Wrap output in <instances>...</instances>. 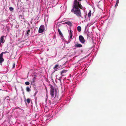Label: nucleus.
Wrapping results in <instances>:
<instances>
[{
	"mask_svg": "<svg viewBox=\"0 0 126 126\" xmlns=\"http://www.w3.org/2000/svg\"><path fill=\"white\" fill-rule=\"evenodd\" d=\"M73 8L71 10V11L73 12L79 18L81 17L83 18V17L81 16V14L80 10L79 8L82 9L83 7L77 0H75L74 1V4L73 6Z\"/></svg>",
	"mask_w": 126,
	"mask_h": 126,
	"instance_id": "1",
	"label": "nucleus"
},
{
	"mask_svg": "<svg viewBox=\"0 0 126 126\" xmlns=\"http://www.w3.org/2000/svg\"><path fill=\"white\" fill-rule=\"evenodd\" d=\"M50 94L51 97L52 98H53L54 97L55 94V97L57 94V90L54 89V87L52 85H50Z\"/></svg>",
	"mask_w": 126,
	"mask_h": 126,
	"instance_id": "2",
	"label": "nucleus"
},
{
	"mask_svg": "<svg viewBox=\"0 0 126 126\" xmlns=\"http://www.w3.org/2000/svg\"><path fill=\"white\" fill-rule=\"evenodd\" d=\"M45 30V26L44 25H41L40 27L38 32L39 33L43 32Z\"/></svg>",
	"mask_w": 126,
	"mask_h": 126,
	"instance_id": "3",
	"label": "nucleus"
},
{
	"mask_svg": "<svg viewBox=\"0 0 126 126\" xmlns=\"http://www.w3.org/2000/svg\"><path fill=\"white\" fill-rule=\"evenodd\" d=\"M6 53V52H2L0 54V63L1 64V63L3 62L4 60L3 58V54H5Z\"/></svg>",
	"mask_w": 126,
	"mask_h": 126,
	"instance_id": "4",
	"label": "nucleus"
},
{
	"mask_svg": "<svg viewBox=\"0 0 126 126\" xmlns=\"http://www.w3.org/2000/svg\"><path fill=\"white\" fill-rule=\"evenodd\" d=\"M79 40L80 42L82 43H84L85 39L83 37L82 35L79 36Z\"/></svg>",
	"mask_w": 126,
	"mask_h": 126,
	"instance_id": "5",
	"label": "nucleus"
},
{
	"mask_svg": "<svg viewBox=\"0 0 126 126\" xmlns=\"http://www.w3.org/2000/svg\"><path fill=\"white\" fill-rule=\"evenodd\" d=\"M4 36H2L0 39V42L2 43H4Z\"/></svg>",
	"mask_w": 126,
	"mask_h": 126,
	"instance_id": "6",
	"label": "nucleus"
},
{
	"mask_svg": "<svg viewBox=\"0 0 126 126\" xmlns=\"http://www.w3.org/2000/svg\"><path fill=\"white\" fill-rule=\"evenodd\" d=\"M73 32V31H71V30H70V32H69V38L70 39H72L73 38H72V37L73 36V35L72 34V32Z\"/></svg>",
	"mask_w": 126,
	"mask_h": 126,
	"instance_id": "7",
	"label": "nucleus"
},
{
	"mask_svg": "<svg viewBox=\"0 0 126 126\" xmlns=\"http://www.w3.org/2000/svg\"><path fill=\"white\" fill-rule=\"evenodd\" d=\"M61 67V65H60V66H59V65L58 64H56L53 67V68L54 69H55L56 70L58 69V67L60 68ZM55 71H56V70Z\"/></svg>",
	"mask_w": 126,
	"mask_h": 126,
	"instance_id": "8",
	"label": "nucleus"
},
{
	"mask_svg": "<svg viewBox=\"0 0 126 126\" xmlns=\"http://www.w3.org/2000/svg\"><path fill=\"white\" fill-rule=\"evenodd\" d=\"M82 45L81 44H79L77 43V44L75 45V46L76 47H82Z\"/></svg>",
	"mask_w": 126,
	"mask_h": 126,
	"instance_id": "9",
	"label": "nucleus"
},
{
	"mask_svg": "<svg viewBox=\"0 0 126 126\" xmlns=\"http://www.w3.org/2000/svg\"><path fill=\"white\" fill-rule=\"evenodd\" d=\"M65 23L70 26H71L72 25V23L70 21L66 22H65Z\"/></svg>",
	"mask_w": 126,
	"mask_h": 126,
	"instance_id": "10",
	"label": "nucleus"
},
{
	"mask_svg": "<svg viewBox=\"0 0 126 126\" xmlns=\"http://www.w3.org/2000/svg\"><path fill=\"white\" fill-rule=\"evenodd\" d=\"M58 31L59 32V34L60 35H61L62 37H63V35L62 33L61 32L60 29H58Z\"/></svg>",
	"mask_w": 126,
	"mask_h": 126,
	"instance_id": "11",
	"label": "nucleus"
},
{
	"mask_svg": "<svg viewBox=\"0 0 126 126\" xmlns=\"http://www.w3.org/2000/svg\"><path fill=\"white\" fill-rule=\"evenodd\" d=\"M81 27L80 26H78L77 27V30L79 32H80L81 31Z\"/></svg>",
	"mask_w": 126,
	"mask_h": 126,
	"instance_id": "12",
	"label": "nucleus"
},
{
	"mask_svg": "<svg viewBox=\"0 0 126 126\" xmlns=\"http://www.w3.org/2000/svg\"><path fill=\"white\" fill-rule=\"evenodd\" d=\"M119 0H117L115 6V7H117L118 6V5L119 3Z\"/></svg>",
	"mask_w": 126,
	"mask_h": 126,
	"instance_id": "13",
	"label": "nucleus"
},
{
	"mask_svg": "<svg viewBox=\"0 0 126 126\" xmlns=\"http://www.w3.org/2000/svg\"><path fill=\"white\" fill-rule=\"evenodd\" d=\"M91 15V11H90V12L88 13V17L90 18Z\"/></svg>",
	"mask_w": 126,
	"mask_h": 126,
	"instance_id": "14",
	"label": "nucleus"
},
{
	"mask_svg": "<svg viewBox=\"0 0 126 126\" xmlns=\"http://www.w3.org/2000/svg\"><path fill=\"white\" fill-rule=\"evenodd\" d=\"M67 71L66 70H63L61 72V75H62L63 73H65Z\"/></svg>",
	"mask_w": 126,
	"mask_h": 126,
	"instance_id": "15",
	"label": "nucleus"
},
{
	"mask_svg": "<svg viewBox=\"0 0 126 126\" xmlns=\"http://www.w3.org/2000/svg\"><path fill=\"white\" fill-rule=\"evenodd\" d=\"M9 9L10 11H12L14 10V8L12 7H10Z\"/></svg>",
	"mask_w": 126,
	"mask_h": 126,
	"instance_id": "16",
	"label": "nucleus"
},
{
	"mask_svg": "<svg viewBox=\"0 0 126 126\" xmlns=\"http://www.w3.org/2000/svg\"><path fill=\"white\" fill-rule=\"evenodd\" d=\"M26 90L27 92H29L30 91V89L29 87H27L26 88Z\"/></svg>",
	"mask_w": 126,
	"mask_h": 126,
	"instance_id": "17",
	"label": "nucleus"
},
{
	"mask_svg": "<svg viewBox=\"0 0 126 126\" xmlns=\"http://www.w3.org/2000/svg\"><path fill=\"white\" fill-rule=\"evenodd\" d=\"M26 101L28 104H29L30 103V99L29 98H28L27 99Z\"/></svg>",
	"mask_w": 126,
	"mask_h": 126,
	"instance_id": "18",
	"label": "nucleus"
},
{
	"mask_svg": "<svg viewBox=\"0 0 126 126\" xmlns=\"http://www.w3.org/2000/svg\"><path fill=\"white\" fill-rule=\"evenodd\" d=\"M25 84L26 85H28L30 84V83L29 82L27 81L25 82Z\"/></svg>",
	"mask_w": 126,
	"mask_h": 126,
	"instance_id": "19",
	"label": "nucleus"
},
{
	"mask_svg": "<svg viewBox=\"0 0 126 126\" xmlns=\"http://www.w3.org/2000/svg\"><path fill=\"white\" fill-rule=\"evenodd\" d=\"M35 77H34V78H33L32 79V82H35Z\"/></svg>",
	"mask_w": 126,
	"mask_h": 126,
	"instance_id": "20",
	"label": "nucleus"
},
{
	"mask_svg": "<svg viewBox=\"0 0 126 126\" xmlns=\"http://www.w3.org/2000/svg\"><path fill=\"white\" fill-rule=\"evenodd\" d=\"M15 63H14L13 65V68H14L15 67Z\"/></svg>",
	"mask_w": 126,
	"mask_h": 126,
	"instance_id": "21",
	"label": "nucleus"
},
{
	"mask_svg": "<svg viewBox=\"0 0 126 126\" xmlns=\"http://www.w3.org/2000/svg\"><path fill=\"white\" fill-rule=\"evenodd\" d=\"M30 30H28L27 31V34H29V33H30Z\"/></svg>",
	"mask_w": 126,
	"mask_h": 126,
	"instance_id": "22",
	"label": "nucleus"
},
{
	"mask_svg": "<svg viewBox=\"0 0 126 126\" xmlns=\"http://www.w3.org/2000/svg\"><path fill=\"white\" fill-rule=\"evenodd\" d=\"M51 79H52V81H53V79H52V77H51Z\"/></svg>",
	"mask_w": 126,
	"mask_h": 126,
	"instance_id": "23",
	"label": "nucleus"
},
{
	"mask_svg": "<svg viewBox=\"0 0 126 126\" xmlns=\"http://www.w3.org/2000/svg\"><path fill=\"white\" fill-rule=\"evenodd\" d=\"M5 52H6V53L8 52H7V51H6V52L5 51Z\"/></svg>",
	"mask_w": 126,
	"mask_h": 126,
	"instance_id": "24",
	"label": "nucleus"
}]
</instances>
